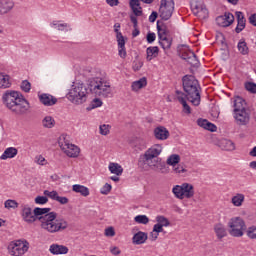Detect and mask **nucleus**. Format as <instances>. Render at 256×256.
<instances>
[{
    "label": "nucleus",
    "instance_id": "obj_28",
    "mask_svg": "<svg viewBox=\"0 0 256 256\" xmlns=\"http://www.w3.org/2000/svg\"><path fill=\"white\" fill-rule=\"evenodd\" d=\"M214 231L217 236V239L221 240L224 237H227V229H225V226L223 224H216L214 226Z\"/></svg>",
    "mask_w": 256,
    "mask_h": 256
},
{
    "label": "nucleus",
    "instance_id": "obj_51",
    "mask_svg": "<svg viewBox=\"0 0 256 256\" xmlns=\"http://www.w3.org/2000/svg\"><path fill=\"white\" fill-rule=\"evenodd\" d=\"M49 198L47 196H37L35 198L36 205H45V203H48Z\"/></svg>",
    "mask_w": 256,
    "mask_h": 256
},
{
    "label": "nucleus",
    "instance_id": "obj_49",
    "mask_svg": "<svg viewBox=\"0 0 256 256\" xmlns=\"http://www.w3.org/2000/svg\"><path fill=\"white\" fill-rule=\"evenodd\" d=\"M244 87H245L246 91H249V93H253V94L256 93L255 82H246Z\"/></svg>",
    "mask_w": 256,
    "mask_h": 256
},
{
    "label": "nucleus",
    "instance_id": "obj_4",
    "mask_svg": "<svg viewBox=\"0 0 256 256\" xmlns=\"http://www.w3.org/2000/svg\"><path fill=\"white\" fill-rule=\"evenodd\" d=\"M161 145H155L149 148L138 160V166L143 167L148 165L152 171H160L161 173H168L167 165L159 158L161 155Z\"/></svg>",
    "mask_w": 256,
    "mask_h": 256
},
{
    "label": "nucleus",
    "instance_id": "obj_31",
    "mask_svg": "<svg viewBox=\"0 0 256 256\" xmlns=\"http://www.w3.org/2000/svg\"><path fill=\"white\" fill-rule=\"evenodd\" d=\"M186 62L189 63L191 67H195L196 69L201 66V62H199V59L197 58L195 52H189V58L188 60H186Z\"/></svg>",
    "mask_w": 256,
    "mask_h": 256
},
{
    "label": "nucleus",
    "instance_id": "obj_13",
    "mask_svg": "<svg viewBox=\"0 0 256 256\" xmlns=\"http://www.w3.org/2000/svg\"><path fill=\"white\" fill-rule=\"evenodd\" d=\"M22 219L25 223H35L37 221V216H35V210L31 209L28 205L22 208Z\"/></svg>",
    "mask_w": 256,
    "mask_h": 256
},
{
    "label": "nucleus",
    "instance_id": "obj_16",
    "mask_svg": "<svg viewBox=\"0 0 256 256\" xmlns=\"http://www.w3.org/2000/svg\"><path fill=\"white\" fill-rule=\"evenodd\" d=\"M169 135V130H167L165 126H158L154 129V137L158 139V141H167Z\"/></svg>",
    "mask_w": 256,
    "mask_h": 256
},
{
    "label": "nucleus",
    "instance_id": "obj_40",
    "mask_svg": "<svg viewBox=\"0 0 256 256\" xmlns=\"http://www.w3.org/2000/svg\"><path fill=\"white\" fill-rule=\"evenodd\" d=\"M243 201H245V195L237 194L232 197V203L234 207H241L243 205Z\"/></svg>",
    "mask_w": 256,
    "mask_h": 256
},
{
    "label": "nucleus",
    "instance_id": "obj_11",
    "mask_svg": "<svg viewBox=\"0 0 256 256\" xmlns=\"http://www.w3.org/2000/svg\"><path fill=\"white\" fill-rule=\"evenodd\" d=\"M192 11L195 15L202 13V18L205 19L209 15V11L205 8L203 0H191L190 1Z\"/></svg>",
    "mask_w": 256,
    "mask_h": 256
},
{
    "label": "nucleus",
    "instance_id": "obj_18",
    "mask_svg": "<svg viewBox=\"0 0 256 256\" xmlns=\"http://www.w3.org/2000/svg\"><path fill=\"white\" fill-rule=\"evenodd\" d=\"M176 95L179 103H181V105L183 106L184 113H186L187 115H191V106L187 104V100H186L187 98L183 96L185 95V93H183L180 90H176Z\"/></svg>",
    "mask_w": 256,
    "mask_h": 256
},
{
    "label": "nucleus",
    "instance_id": "obj_21",
    "mask_svg": "<svg viewBox=\"0 0 256 256\" xmlns=\"http://www.w3.org/2000/svg\"><path fill=\"white\" fill-rule=\"evenodd\" d=\"M49 251L52 255H67L69 253V248L64 245L52 244Z\"/></svg>",
    "mask_w": 256,
    "mask_h": 256
},
{
    "label": "nucleus",
    "instance_id": "obj_15",
    "mask_svg": "<svg viewBox=\"0 0 256 256\" xmlns=\"http://www.w3.org/2000/svg\"><path fill=\"white\" fill-rule=\"evenodd\" d=\"M38 97H39L40 103H42V105H45V107H53V105L57 104V98H55L51 94L43 93Z\"/></svg>",
    "mask_w": 256,
    "mask_h": 256
},
{
    "label": "nucleus",
    "instance_id": "obj_45",
    "mask_svg": "<svg viewBox=\"0 0 256 256\" xmlns=\"http://www.w3.org/2000/svg\"><path fill=\"white\" fill-rule=\"evenodd\" d=\"M4 207L6 209H17V207H19V203H17L15 200L9 199L5 201Z\"/></svg>",
    "mask_w": 256,
    "mask_h": 256
},
{
    "label": "nucleus",
    "instance_id": "obj_1",
    "mask_svg": "<svg viewBox=\"0 0 256 256\" xmlns=\"http://www.w3.org/2000/svg\"><path fill=\"white\" fill-rule=\"evenodd\" d=\"M95 95V97H112L111 85L103 78L95 77L87 81V86L83 82H76L72 85V89L67 94V99L74 105H83L87 101V94Z\"/></svg>",
    "mask_w": 256,
    "mask_h": 256
},
{
    "label": "nucleus",
    "instance_id": "obj_57",
    "mask_svg": "<svg viewBox=\"0 0 256 256\" xmlns=\"http://www.w3.org/2000/svg\"><path fill=\"white\" fill-rule=\"evenodd\" d=\"M56 201L58 203H60V205H67V203H69V198L65 197V196H59L58 198H56Z\"/></svg>",
    "mask_w": 256,
    "mask_h": 256
},
{
    "label": "nucleus",
    "instance_id": "obj_10",
    "mask_svg": "<svg viewBox=\"0 0 256 256\" xmlns=\"http://www.w3.org/2000/svg\"><path fill=\"white\" fill-rule=\"evenodd\" d=\"M234 119L237 125L247 126L251 121V110H237L234 112Z\"/></svg>",
    "mask_w": 256,
    "mask_h": 256
},
{
    "label": "nucleus",
    "instance_id": "obj_46",
    "mask_svg": "<svg viewBox=\"0 0 256 256\" xmlns=\"http://www.w3.org/2000/svg\"><path fill=\"white\" fill-rule=\"evenodd\" d=\"M246 235L249 239H256V226H250L246 230Z\"/></svg>",
    "mask_w": 256,
    "mask_h": 256
},
{
    "label": "nucleus",
    "instance_id": "obj_6",
    "mask_svg": "<svg viewBox=\"0 0 256 256\" xmlns=\"http://www.w3.org/2000/svg\"><path fill=\"white\" fill-rule=\"evenodd\" d=\"M229 235L231 237H243V231L247 229L245 221L241 217H234L228 222Z\"/></svg>",
    "mask_w": 256,
    "mask_h": 256
},
{
    "label": "nucleus",
    "instance_id": "obj_8",
    "mask_svg": "<svg viewBox=\"0 0 256 256\" xmlns=\"http://www.w3.org/2000/svg\"><path fill=\"white\" fill-rule=\"evenodd\" d=\"M8 251L10 255H13V256L25 255V253L29 251V242L27 241L23 242L21 240L11 242L8 245Z\"/></svg>",
    "mask_w": 256,
    "mask_h": 256
},
{
    "label": "nucleus",
    "instance_id": "obj_32",
    "mask_svg": "<svg viewBox=\"0 0 256 256\" xmlns=\"http://www.w3.org/2000/svg\"><path fill=\"white\" fill-rule=\"evenodd\" d=\"M108 168L110 173L117 175V177H119V175H123V167L118 163H110Z\"/></svg>",
    "mask_w": 256,
    "mask_h": 256
},
{
    "label": "nucleus",
    "instance_id": "obj_23",
    "mask_svg": "<svg viewBox=\"0 0 256 256\" xmlns=\"http://www.w3.org/2000/svg\"><path fill=\"white\" fill-rule=\"evenodd\" d=\"M13 7H15V2H13V0H0V15L9 13Z\"/></svg>",
    "mask_w": 256,
    "mask_h": 256
},
{
    "label": "nucleus",
    "instance_id": "obj_17",
    "mask_svg": "<svg viewBox=\"0 0 256 256\" xmlns=\"http://www.w3.org/2000/svg\"><path fill=\"white\" fill-rule=\"evenodd\" d=\"M235 15H236V19H237V26L235 28V32L241 33V31H243V29H245L247 20L245 19V15L241 11H236Z\"/></svg>",
    "mask_w": 256,
    "mask_h": 256
},
{
    "label": "nucleus",
    "instance_id": "obj_38",
    "mask_svg": "<svg viewBox=\"0 0 256 256\" xmlns=\"http://www.w3.org/2000/svg\"><path fill=\"white\" fill-rule=\"evenodd\" d=\"M173 41L169 39L167 36L164 38H159V45L166 51V49H171Z\"/></svg>",
    "mask_w": 256,
    "mask_h": 256
},
{
    "label": "nucleus",
    "instance_id": "obj_20",
    "mask_svg": "<svg viewBox=\"0 0 256 256\" xmlns=\"http://www.w3.org/2000/svg\"><path fill=\"white\" fill-rule=\"evenodd\" d=\"M147 239H149V235L146 232L138 231L134 234L132 238V243L134 245H143L147 242Z\"/></svg>",
    "mask_w": 256,
    "mask_h": 256
},
{
    "label": "nucleus",
    "instance_id": "obj_34",
    "mask_svg": "<svg viewBox=\"0 0 256 256\" xmlns=\"http://www.w3.org/2000/svg\"><path fill=\"white\" fill-rule=\"evenodd\" d=\"M11 83L9 82V75L0 72V89H9Z\"/></svg>",
    "mask_w": 256,
    "mask_h": 256
},
{
    "label": "nucleus",
    "instance_id": "obj_43",
    "mask_svg": "<svg viewBox=\"0 0 256 256\" xmlns=\"http://www.w3.org/2000/svg\"><path fill=\"white\" fill-rule=\"evenodd\" d=\"M103 105V101L99 98H94L89 107L87 108V111H91L92 109H97V107H101Z\"/></svg>",
    "mask_w": 256,
    "mask_h": 256
},
{
    "label": "nucleus",
    "instance_id": "obj_37",
    "mask_svg": "<svg viewBox=\"0 0 256 256\" xmlns=\"http://www.w3.org/2000/svg\"><path fill=\"white\" fill-rule=\"evenodd\" d=\"M42 125L46 129H53V127H55V119L52 116H46L42 120Z\"/></svg>",
    "mask_w": 256,
    "mask_h": 256
},
{
    "label": "nucleus",
    "instance_id": "obj_19",
    "mask_svg": "<svg viewBox=\"0 0 256 256\" xmlns=\"http://www.w3.org/2000/svg\"><path fill=\"white\" fill-rule=\"evenodd\" d=\"M197 125L206 131H210L211 133H215V131H217V125L209 122L207 119L199 118L197 120Z\"/></svg>",
    "mask_w": 256,
    "mask_h": 256
},
{
    "label": "nucleus",
    "instance_id": "obj_39",
    "mask_svg": "<svg viewBox=\"0 0 256 256\" xmlns=\"http://www.w3.org/2000/svg\"><path fill=\"white\" fill-rule=\"evenodd\" d=\"M237 47L241 55H249V47H247V42H245V40H240Z\"/></svg>",
    "mask_w": 256,
    "mask_h": 256
},
{
    "label": "nucleus",
    "instance_id": "obj_42",
    "mask_svg": "<svg viewBox=\"0 0 256 256\" xmlns=\"http://www.w3.org/2000/svg\"><path fill=\"white\" fill-rule=\"evenodd\" d=\"M156 221H157V224L162 225V227H169V225H171V222L169 221V219H167V217L163 215H158L156 217Z\"/></svg>",
    "mask_w": 256,
    "mask_h": 256
},
{
    "label": "nucleus",
    "instance_id": "obj_53",
    "mask_svg": "<svg viewBox=\"0 0 256 256\" xmlns=\"http://www.w3.org/2000/svg\"><path fill=\"white\" fill-rule=\"evenodd\" d=\"M155 39H157V35H155V32H148L146 35L147 43H155Z\"/></svg>",
    "mask_w": 256,
    "mask_h": 256
},
{
    "label": "nucleus",
    "instance_id": "obj_26",
    "mask_svg": "<svg viewBox=\"0 0 256 256\" xmlns=\"http://www.w3.org/2000/svg\"><path fill=\"white\" fill-rule=\"evenodd\" d=\"M161 21H157L156 29L158 31V39H163L164 37H169V28H167V24L160 25Z\"/></svg>",
    "mask_w": 256,
    "mask_h": 256
},
{
    "label": "nucleus",
    "instance_id": "obj_52",
    "mask_svg": "<svg viewBox=\"0 0 256 256\" xmlns=\"http://www.w3.org/2000/svg\"><path fill=\"white\" fill-rule=\"evenodd\" d=\"M99 129H100V135L106 136L109 133L111 126L107 124H103V125H100Z\"/></svg>",
    "mask_w": 256,
    "mask_h": 256
},
{
    "label": "nucleus",
    "instance_id": "obj_22",
    "mask_svg": "<svg viewBox=\"0 0 256 256\" xmlns=\"http://www.w3.org/2000/svg\"><path fill=\"white\" fill-rule=\"evenodd\" d=\"M19 153V150L15 147H8L5 149L3 154L0 156L1 161H7V159H14V157H17V154Z\"/></svg>",
    "mask_w": 256,
    "mask_h": 256
},
{
    "label": "nucleus",
    "instance_id": "obj_24",
    "mask_svg": "<svg viewBox=\"0 0 256 256\" xmlns=\"http://www.w3.org/2000/svg\"><path fill=\"white\" fill-rule=\"evenodd\" d=\"M247 110V101L241 96L234 99V112Z\"/></svg>",
    "mask_w": 256,
    "mask_h": 256
},
{
    "label": "nucleus",
    "instance_id": "obj_54",
    "mask_svg": "<svg viewBox=\"0 0 256 256\" xmlns=\"http://www.w3.org/2000/svg\"><path fill=\"white\" fill-rule=\"evenodd\" d=\"M173 171L179 175H181V173H187V169H185L181 164L173 166Z\"/></svg>",
    "mask_w": 256,
    "mask_h": 256
},
{
    "label": "nucleus",
    "instance_id": "obj_5",
    "mask_svg": "<svg viewBox=\"0 0 256 256\" xmlns=\"http://www.w3.org/2000/svg\"><path fill=\"white\" fill-rule=\"evenodd\" d=\"M182 87L185 92L183 97L190 101L192 105L195 107H199L201 105V93L199 89L201 86L199 85V81L195 79L193 75H185L182 77Z\"/></svg>",
    "mask_w": 256,
    "mask_h": 256
},
{
    "label": "nucleus",
    "instance_id": "obj_12",
    "mask_svg": "<svg viewBox=\"0 0 256 256\" xmlns=\"http://www.w3.org/2000/svg\"><path fill=\"white\" fill-rule=\"evenodd\" d=\"M235 21V16L231 12H225L224 15L216 18L217 25L219 27H230Z\"/></svg>",
    "mask_w": 256,
    "mask_h": 256
},
{
    "label": "nucleus",
    "instance_id": "obj_44",
    "mask_svg": "<svg viewBox=\"0 0 256 256\" xmlns=\"http://www.w3.org/2000/svg\"><path fill=\"white\" fill-rule=\"evenodd\" d=\"M134 221L140 225H147V223H149V217H147V215H137Z\"/></svg>",
    "mask_w": 256,
    "mask_h": 256
},
{
    "label": "nucleus",
    "instance_id": "obj_60",
    "mask_svg": "<svg viewBox=\"0 0 256 256\" xmlns=\"http://www.w3.org/2000/svg\"><path fill=\"white\" fill-rule=\"evenodd\" d=\"M132 9V13L131 15H133L134 17H141V15H143V9H139V8H131Z\"/></svg>",
    "mask_w": 256,
    "mask_h": 256
},
{
    "label": "nucleus",
    "instance_id": "obj_56",
    "mask_svg": "<svg viewBox=\"0 0 256 256\" xmlns=\"http://www.w3.org/2000/svg\"><path fill=\"white\" fill-rule=\"evenodd\" d=\"M189 52H192L191 50H185V51H181L180 53H179V57L181 58V59H183L184 61H188L189 60Z\"/></svg>",
    "mask_w": 256,
    "mask_h": 256
},
{
    "label": "nucleus",
    "instance_id": "obj_30",
    "mask_svg": "<svg viewBox=\"0 0 256 256\" xmlns=\"http://www.w3.org/2000/svg\"><path fill=\"white\" fill-rule=\"evenodd\" d=\"M146 54H147V61H152L159 55V47L157 46H150L146 49Z\"/></svg>",
    "mask_w": 256,
    "mask_h": 256
},
{
    "label": "nucleus",
    "instance_id": "obj_7",
    "mask_svg": "<svg viewBox=\"0 0 256 256\" xmlns=\"http://www.w3.org/2000/svg\"><path fill=\"white\" fill-rule=\"evenodd\" d=\"M175 11V2L173 0H161L159 8V17L162 21H169Z\"/></svg>",
    "mask_w": 256,
    "mask_h": 256
},
{
    "label": "nucleus",
    "instance_id": "obj_62",
    "mask_svg": "<svg viewBox=\"0 0 256 256\" xmlns=\"http://www.w3.org/2000/svg\"><path fill=\"white\" fill-rule=\"evenodd\" d=\"M157 17H159V13H157V11H153L149 16L150 23H155V21H157Z\"/></svg>",
    "mask_w": 256,
    "mask_h": 256
},
{
    "label": "nucleus",
    "instance_id": "obj_58",
    "mask_svg": "<svg viewBox=\"0 0 256 256\" xmlns=\"http://www.w3.org/2000/svg\"><path fill=\"white\" fill-rule=\"evenodd\" d=\"M142 67H143V61H135L133 63V71H141Z\"/></svg>",
    "mask_w": 256,
    "mask_h": 256
},
{
    "label": "nucleus",
    "instance_id": "obj_35",
    "mask_svg": "<svg viewBox=\"0 0 256 256\" xmlns=\"http://www.w3.org/2000/svg\"><path fill=\"white\" fill-rule=\"evenodd\" d=\"M221 147L224 151H235V143L229 139L222 140Z\"/></svg>",
    "mask_w": 256,
    "mask_h": 256
},
{
    "label": "nucleus",
    "instance_id": "obj_2",
    "mask_svg": "<svg viewBox=\"0 0 256 256\" xmlns=\"http://www.w3.org/2000/svg\"><path fill=\"white\" fill-rule=\"evenodd\" d=\"M34 213L36 221H40L41 228L48 233H59L69 227V223L65 219H57L56 212H51V208L36 207Z\"/></svg>",
    "mask_w": 256,
    "mask_h": 256
},
{
    "label": "nucleus",
    "instance_id": "obj_41",
    "mask_svg": "<svg viewBox=\"0 0 256 256\" xmlns=\"http://www.w3.org/2000/svg\"><path fill=\"white\" fill-rule=\"evenodd\" d=\"M172 193L176 199H183V183L181 185H176L172 188Z\"/></svg>",
    "mask_w": 256,
    "mask_h": 256
},
{
    "label": "nucleus",
    "instance_id": "obj_9",
    "mask_svg": "<svg viewBox=\"0 0 256 256\" xmlns=\"http://www.w3.org/2000/svg\"><path fill=\"white\" fill-rule=\"evenodd\" d=\"M58 145L68 157H79V153L81 152V150L76 145L71 144L69 143V141L65 140V137H60Z\"/></svg>",
    "mask_w": 256,
    "mask_h": 256
},
{
    "label": "nucleus",
    "instance_id": "obj_55",
    "mask_svg": "<svg viewBox=\"0 0 256 256\" xmlns=\"http://www.w3.org/2000/svg\"><path fill=\"white\" fill-rule=\"evenodd\" d=\"M129 6H130V9H143L141 7V3L139 2V0H130L129 2Z\"/></svg>",
    "mask_w": 256,
    "mask_h": 256
},
{
    "label": "nucleus",
    "instance_id": "obj_47",
    "mask_svg": "<svg viewBox=\"0 0 256 256\" xmlns=\"http://www.w3.org/2000/svg\"><path fill=\"white\" fill-rule=\"evenodd\" d=\"M44 195L46 197H49L50 199H52L53 201H57V198L59 197V193L57 191H49V190H45L44 191Z\"/></svg>",
    "mask_w": 256,
    "mask_h": 256
},
{
    "label": "nucleus",
    "instance_id": "obj_33",
    "mask_svg": "<svg viewBox=\"0 0 256 256\" xmlns=\"http://www.w3.org/2000/svg\"><path fill=\"white\" fill-rule=\"evenodd\" d=\"M50 27H53L54 29H57L58 31H72L69 24H67V23L59 24V22H57V21H53L50 24Z\"/></svg>",
    "mask_w": 256,
    "mask_h": 256
},
{
    "label": "nucleus",
    "instance_id": "obj_64",
    "mask_svg": "<svg viewBox=\"0 0 256 256\" xmlns=\"http://www.w3.org/2000/svg\"><path fill=\"white\" fill-rule=\"evenodd\" d=\"M249 23H250V25H253L254 27H256V13H255V14H252V15L249 17Z\"/></svg>",
    "mask_w": 256,
    "mask_h": 256
},
{
    "label": "nucleus",
    "instance_id": "obj_50",
    "mask_svg": "<svg viewBox=\"0 0 256 256\" xmlns=\"http://www.w3.org/2000/svg\"><path fill=\"white\" fill-rule=\"evenodd\" d=\"M111 189H113V187L111 186V184L106 183V184L100 189V193H101V195H109V193H111Z\"/></svg>",
    "mask_w": 256,
    "mask_h": 256
},
{
    "label": "nucleus",
    "instance_id": "obj_61",
    "mask_svg": "<svg viewBox=\"0 0 256 256\" xmlns=\"http://www.w3.org/2000/svg\"><path fill=\"white\" fill-rule=\"evenodd\" d=\"M153 233H163V225H160L158 223H156L154 226H153Z\"/></svg>",
    "mask_w": 256,
    "mask_h": 256
},
{
    "label": "nucleus",
    "instance_id": "obj_36",
    "mask_svg": "<svg viewBox=\"0 0 256 256\" xmlns=\"http://www.w3.org/2000/svg\"><path fill=\"white\" fill-rule=\"evenodd\" d=\"M180 161H181V156H179V154H172L168 157L166 163L167 165H171L172 167H175L176 165H179Z\"/></svg>",
    "mask_w": 256,
    "mask_h": 256
},
{
    "label": "nucleus",
    "instance_id": "obj_48",
    "mask_svg": "<svg viewBox=\"0 0 256 256\" xmlns=\"http://www.w3.org/2000/svg\"><path fill=\"white\" fill-rule=\"evenodd\" d=\"M20 87L22 91H24V93H29V91H31V82H29L28 80H23Z\"/></svg>",
    "mask_w": 256,
    "mask_h": 256
},
{
    "label": "nucleus",
    "instance_id": "obj_59",
    "mask_svg": "<svg viewBox=\"0 0 256 256\" xmlns=\"http://www.w3.org/2000/svg\"><path fill=\"white\" fill-rule=\"evenodd\" d=\"M106 237H115V229L113 227H109L105 229Z\"/></svg>",
    "mask_w": 256,
    "mask_h": 256
},
{
    "label": "nucleus",
    "instance_id": "obj_25",
    "mask_svg": "<svg viewBox=\"0 0 256 256\" xmlns=\"http://www.w3.org/2000/svg\"><path fill=\"white\" fill-rule=\"evenodd\" d=\"M195 196V187L189 183H183V199H192Z\"/></svg>",
    "mask_w": 256,
    "mask_h": 256
},
{
    "label": "nucleus",
    "instance_id": "obj_63",
    "mask_svg": "<svg viewBox=\"0 0 256 256\" xmlns=\"http://www.w3.org/2000/svg\"><path fill=\"white\" fill-rule=\"evenodd\" d=\"M130 21L133 24L134 28L139 27V21L137 20V16L130 15Z\"/></svg>",
    "mask_w": 256,
    "mask_h": 256
},
{
    "label": "nucleus",
    "instance_id": "obj_3",
    "mask_svg": "<svg viewBox=\"0 0 256 256\" xmlns=\"http://www.w3.org/2000/svg\"><path fill=\"white\" fill-rule=\"evenodd\" d=\"M2 102L15 115H25L29 111V101L18 91L7 90L2 96Z\"/></svg>",
    "mask_w": 256,
    "mask_h": 256
},
{
    "label": "nucleus",
    "instance_id": "obj_27",
    "mask_svg": "<svg viewBox=\"0 0 256 256\" xmlns=\"http://www.w3.org/2000/svg\"><path fill=\"white\" fill-rule=\"evenodd\" d=\"M72 191H74V193H80V195H82V197H89V188H87V186H83L81 184H74L72 186Z\"/></svg>",
    "mask_w": 256,
    "mask_h": 256
},
{
    "label": "nucleus",
    "instance_id": "obj_29",
    "mask_svg": "<svg viewBox=\"0 0 256 256\" xmlns=\"http://www.w3.org/2000/svg\"><path fill=\"white\" fill-rule=\"evenodd\" d=\"M143 87H147V78L145 77H142L131 84L132 91H139V89H143Z\"/></svg>",
    "mask_w": 256,
    "mask_h": 256
},
{
    "label": "nucleus",
    "instance_id": "obj_14",
    "mask_svg": "<svg viewBox=\"0 0 256 256\" xmlns=\"http://www.w3.org/2000/svg\"><path fill=\"white\" fill-rule=\"evenodd\" d=\"M116 39L118 43V55L121 59H125V57H127V50L125 49V37L123 33H118Z\"/></svg>",
    "mask_w": 256,
    "mask_h": 256
}]
</instances>
